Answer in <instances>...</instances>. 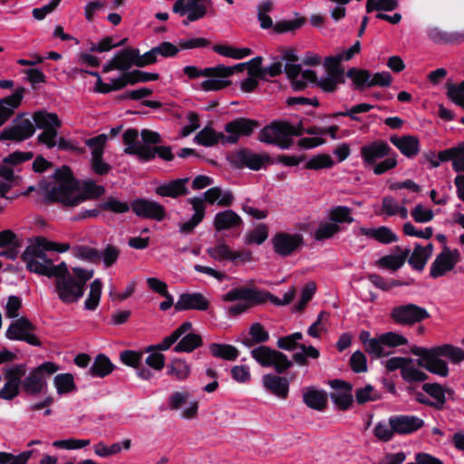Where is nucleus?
<instances>
[{"instance_id":"nucleus-1","label":"nucleus","mask_w":464,"mask_h":464,"mask_svg":"<svg viewBox=\"0 0 464 464\" xmlns=\"http://www.w3.org/2000/svg\"><path fill=\"white\" fill-rule=\"evenodd\" d=\"M56 185L51 188L44 198L45 204L61 203L63 207L73 208L88 199H97L105 193V188L93 180H85L81 191L80 183L71 168L63 165L53 173Z\"/></svg>"},{"instance_id":"nucleus-2","label":"nucleus","mask_w":464,"mask_h":464,"mask_svg":"<svg viewBox=\"0 0 464 464\" xmlns=\"http://www.w3.org/2000/svg\"><path fill=\"white\" fill-rule=\"evenodd\" d=\"M141 141H139V131L137 129L130 128L122 135V140L126 146L124 153L133 155L140 162H149L156 157L165 160H174V154L170 146L161 145L162 138L157 131L142 129L140 131Z\"/></svg>"},{"instance_id":"nucleus-3","label":"nucleus","mask_w":464,"mask_h":464,"mask_svg":"<svg viewBox=\"0 0 464 464\" xmlns=\"http://www.w3.org/2000/svg\"><path fill=\"white\" fill-rule=\"evenodd\" d=\"M411 353L420 358L416 361L419 367L440 377L449 375V367L442 357L451 363L459 364L464 361V350L450 343L425 348L417 345L411 347Z\"/></svg>"},{"instance_id":"nucleus-4","label":"nucleus","mask_w":464,"mask_h":464,"mask_svg":"<svg viewBox=\"0 0 464 464\" xmlns=\"http://www.w3.org/2000/svg\"><path fill=\"white\" fill-rule=\"evenodd\" d=\"M58 370V365L53 362H43L24 377L22 391L29 396L43 392L47 388L46 375L53 374Z\"/></svg>"},{"instance_id":"nucleus-5","label":"nucleus","mask_w":464,"mask_h":464,"mask_svg":"<svg viewBox=\"0 0 464 464\" xmlns=\"http://www.w3.org/2000/svg\"><path fill=\"white\" fill-rule=\"evenodd\" d=\"M250 353L261 366L273 367L277 374L285 373L293 366V362L286 354L266 345H259Z\"/></svg>"},{"instance_id":"nucleus-6","label":"nucleus","mask_w":464,"mask_h":464,"mask_svg":"<svg viewBox=\"0 0 464 464\" xmlns=\"http://www.w3.org/2000/svg\"><path fill=\"white\" fill-rule=\"evenodd\" d=\"M25 116L24 112L18 113L12 123L1 130L0 141L19 143L33 137L35 132L34 125L31 119Z\"/></svg>"},{"instance_id":"nucleus-7","label":"nucleus","mask_w":464,"mask_h":464,"mask_svg":"<svg viewBox=\"0 0 464 464\" xmlns=\"http://www.w3.org/2000/svg\"><path fill=\"white\" fill-rule=\"evenodd\" d=\"M257 120L238 117L227 121L224 126L226 144H237L241 137H250L260 127Z\"/></svg>"},{"instance_id":"nucleus-8","label":"nucleus","mask_w":464,"mask_h":464,"mask_svg":"<svg viewBox=\"0 0 464 464\" xmlns=\"http://www.w3.org/2000/svg\"><path fill=\"white\" fill-rule=\"evenodd\" d=\"M229 162L237 169L248 168L259 170L266 164H273L274 159L267 153H255L249 149L241 148L228 157Z\"/></svg>"},{"instance_id":"nucleus-9","label":"nucleus","mask_w":464,"mask_h":464,"mask_svg":"<svg viewBox=\"0 0 464 464\" xmlns=\"http://www.w3.org/2000/svg\"><path fill=\"white\" fill-rule=\"evenodd\" d=\"M390 316L398 324L413 325L429 319L430 314L426 308L411 303L394 306L391 310Z\"/></svg>"},{"instance_id":"nucleus-10","label":"nucleus","mask_w":464,"mask_h":464,"mask_svg":"<svg viewBox=\"0 0 464 464\" xmlns=\"http://www.w3.org/2000/svg\"><path fill=\"white\" fill-rule=\"evenodd\" d=\"M36 326L26 317L14 320L5 332V336L13 341H24L33 346H41L42 343L34 334Z\"/></svg>"},{"instance_id":"nucleus-11","label":"nucleus","mask_w":464,"mask_h":464,"mask_svg":"<svg viewBox=\"0 0 464 464\" xmlns=\"http://www.w3.org/2000/svg\"><path fill=\"white\" fill-rule=\"evenodd\" d=\"M274 252L283 257L290 256L304 245V236L300 233L277 232L271 239Z\"/></svg>"},{"instance_id":"nucleus-12","label":"nucleus","mask_w":464,"mask_h":464,"mask_svg":"<svg viewBox=\"0 0 464 464\" xmlns=\"http://www.w3.org/2000/svg\"><path fill=\"white\" fill-rule=\"evenodd\" d=\"M130 206L133 213L141 218L152 219L160 222L167 215L166 208L163 205L144 198L133 199L130 202Z\"/></svg>"},{"instance_id":"nucleus-13","label":"nucleus","mask_w":464,"mask_h":464,"mask_svg":"<svg viewBox=\"0 0 464 464\" xmlns=\"http://www.w3.org/2000/svg\"><path fill=\"white\" fill-rule=\"evenodd\" d=\"M459 260V251L458 249L450 250V247L445 246L430 266V277L439 278L443 276L447 272L451 271Z\"/></svg>"},{"instance_id":"nucleus-14","label":"nucleus","mask_w":464,"mask_h":464,"mask_svg":"<svg viewBox=\"0 0 464 464\" xmlns=\"http://www.w3.org/2000/svg\"><path fill=\"white\" fill-rule=\"evenodd\" d=\"M210 4L211 0H176L172 11L180 16L188 14V21H198L206 15Z\"/></svg>"},{"instance_id":"nucleus-15","label":"nucleus","mask_w":464,"mask_h":464,"mask_svg":"<svg viewBox=\"0 0 464 464\" xmlns=\"http://www.w3.org/2000/svg\"><path fill=\"white\" fill-rule=\"evenodd\" d=\"M54 292L63 304H73L83 296L85 291L72 276L54 281Z\"/></svg>"},{"instance_id":"nucleus-16","label":"nucleus","mask_w":464,"mask_h":464,"mask_svg":"<svg viewBox=\"0 0 464 464\" xmlns=\"http://www.w3.org/2000/svg\"><path fill=\"white\" fill-rule=\"evenodd\" d=\"M392 149L383 140H374L361 148V156L366 167L373 166L382 158L391 155Z\"/></svg>"},{"instance_id":"nucleus-17","label":"nucleus","mask_w":464,"mask_h":464,"mask_svg":"<svg viewBox=\"0 0 464 464\" xmlns=\"http://www.w3.org/2000/svg\"><path fill=\"white\" fill-rule=\"evenodd\" d=\"M330 385L335 390H343V392H331L330 398L339 411H347L353 403L352 394L353 385L345 381L335 379L330 382Z\"/></svg>"},{"instance_id":"nucleus-18","label":"nucleus","mask_w":464,"mask_h":464,"mask_svg":"<svg viewBox=\"0 0 464 464\" xmlns=\"http://www.w3.org/2000/svg\"><path fill=\"white\" fill-rule=\"evenodd\" d=\"M389 424L397 434H411L424 426V420L414 415H395L389 419Z\"/></svg>"},{"instance_id":"nucleus-19","label":"nucleus","mask_w":464,"mask_h":464,"mask_svg":"<svg viewBox=\"0 0 464 464\" xmlns=\"http://www.w3.org/2000/svg\"><path fill=\"white\" fill-rule=\"evenodd\" d=\"M210 303L201 293H183L179 295L178 302L174 304L177 312L186 310L207 311Z\"/></svg>"},{"instance_id":"nucleus-20","label":"nucleus","mask_w":464,"mask_h":464,"mask_svg":"<svg viewBox=\"0 0 464 464\" xmlns=\"http://www.w3.org/2000/svg\"><path fill=\"white\" fill-rule=\"evenodd\" d=\"M21 259L26 264V269L35 274L34 268L38 266H47L52 259L48 258L45 251L34 245L28 246L21 255Z\"/></svg>"},{"instance_id":"nucleus-21","label":"nucleus","mask_w":464,"mask_h":464,"mask_svg":"<svg viewBox=\"0 0 464 464\" xmlns=\"http://www.w3.org/2000/svg\"><path fill=\"white\" fill-rule=\"evenodd\" d=\"M260 290L246 286L236 287L223 295V301L234 302L237 300L245 301V304L252 305L262 304V299L259 297Z\"/></svg>"},{"instance_id":"nucleus-22","label":"nucleus","mask_w":464,"mask_h":464,"mask_svg":"<svg viewBox=\"0 0 464 464\" xmlns=\"http://www.w3.org/2000/svg\"><path fill=\"white\" fill-rule=\"evenodd\" d=\"M243 225L241 217L232 209H226L215 215L213 226L218 232L239 228Z\"/></svg>"},{"instance_id":"nucleus-23","label":"nucleus","mask_w":464,"mask_h":464,"mask_svg":"<svg viewBox=\"0 0 464 464\" xmlns=\"http://www.w3.org/2000/svg\"><path fill=\"white\" fill-rule=\"evenodd\" d=\"M263 385L270 393L281 399H286L289 392L287 378L268 373L263 376Z\"/></svg>"},{"instance_id":"nucleus-24","label":"nucleus","mask_w":464,"mask_h":464,"mask_svg":"<svg viewBox=\"0 0 464 464\" xmlns=\"http://www.w3.org/2000/svg\"><path fill=\"white\" fill-rule=\"evenodd\" d=\"M390 141L407 158L415 157L420 151V140L416 136L404 135L399 137L392 135Z\"/></svg>"},{"instance_id":"nucleus-25","label":"nucleus","mask_w":464,"mask_h":464,"mask_svg":"<svg viewBox=\"0 0 464 464\" xmlns=\"http://www.w3.org/2000/svg\"><path fill=\"white\" fill-rule=\"evenodd\" d=\"M303 401L308 408L323 411L328 403V394L324 390L310 386L303 393Z\"/></svg>"},{"instance_id":"nucleus-26","label":"nucleus","mask_w":464,"mask_h":464,"mask_svg":"<svg viewBox=\"0 0 464 464\" xmlns=\"http://www.w3.org/2000/svg\"><path fill=\"white\" fill-rule=\"evenodd\" d=\"M188 182V178L177 179L158 186L155 192L160 197L177 198L179 196L187 195L188 193L186 186Z\"/></svg>"},{"instance_id":"nucleus-27","label":"nucleus","mask_w":464,"mask_h":464,"mask_svg":"<svg viewBox=\"0 0 464 464\" xmlns=\"http://www.w3.org/2000/svg\"><path fill=\"white\" fill-rule=\"evenodd\" d=\"M282 136H285L284 121H274L259 131L257 139L260 142L276 145Z\"/></svg>"},{"instance_id":"nucleus-28","label":"nucleus","mask_w":464,"mask_h":464,"mask_svg":"<svg viewBox=\"0 0 464 464\" xmlns=\"http://www.w3.org/2000/svg\"><path fill=\"white\" fill-rule=\"evenodd\" d=\"M360 234L375 239L379 243L388 245L398 241L397 235L385 226L377 228L361 227Z\"/></svg>"},{"instance_id":"nucleus-29","label":"nucleus","mask_w":464,"mask_h":464,"mask_svg":"<svg viewBox=\"0 0 464 464\" xmlns=\"http://www.w3.org/2000/svg\"><path fill=\"white\" fill-rule=\"evenodd\" d=\"M429 38L436 44H460L464 42L463 32H446L438 27H432L428 32Z\"/></svg>"},{"instance_id":"nucleus-30","label":"nucleus","mask_w":464,"mask_h":464,"mask_svg":"<svg viewBox=\"0 0 464 464\" xmlns=\"http://www.w3.org/2000/svg\"><path fill=\"white\" fill-rule=\"evenodd\" d=\"M32 119L34 129L38 128L44 130L48 128H60L62 126V121L58 115L54 112H48L46 110L34 112Z\"/></svg>"},{"instance_id":"nucleus-31","label":"nucleus","mask_w":464,"mask_h":464,"mask_svg":"<svg viewBox=\"0 0 464 464\" xmlns=\"http://www.w3.org/2000/svg\"><path fill=\"white\" fill-rule=\"evenodd\" d=\"M114 369L115 365L111 359L104 353H99L89 369V374L92 377L104 378L111 374Z\"/></svg>"},{"instance_id":"nucleus-32","label":"nucleus","mask_w":464,"mask_h":464,"mask_svg":"<svg viewBox=\"0 0 464 464\" xmlns=\"http://www.w3.org/2000/svg\"><path fill=\"white\" fill-rule=\"evenodd\" d=\"M136 53L137 48L127 47L118 51L112 59L117 66V70L122 72H130L129 70L136 66Z\"/></svg>"},{"instance_id":"nucleus-33","label":"nucleus","mask_w":464,"mask_h":464,"mask_svg":"<svg viewBox=\"0 0 464 464\" xmlns=\"http://www.w3.org/2000/svg\"><path fill=\"white\" fill-rule=\"evenodd\" d=\"M194 140L202 146L205 147H212L217 145L218 143H221L226 145L225 142V134L223 132L216 131L211 127L203 128L198 134L195 136Z\"/></svg>"},{"instance_id":"nucleus-34","label":"nucleus","mask_w":464,"mask_h":464,"mask_svg":"<svg viewBox=\"0 0 464 464\" xmlns=\"http://www.w3.org/2000/svg\"><path fill=\"white\" fill-rule=\"evenodd\" d=\"M35 274L45 276L49 278L54 277L55 281L62 278L72 276L68 266L65 262H61L59 265H53V261L47 266H38L34 268Z\"/></svg>"},{"instance_id":"nucleus-35","label":"nucleus","mask_w":464,"mask_h":464,"mask_svg":"<svg viewBox=\"0 0 464 464\" xmlns=\"http://www.w3.org/2000/svg\"><path fill=\"white\" fill-rule=\"evenodd\" d=\"M249 338H245L242 343L250 348L256 344L266 343L269 340V333L261 323H253L248 331Z\"/></svg>"},{"instance_id":"nucleus-36","label":"nucleus","mask_w":464,"mask_h":464,"mask_svg":"<svg viewBox=\"0 0 464 464\" xmlns=\"http://www.w3.org/2000/svg\"><path fill=\"white\" fill-rule=\"evenodd\" d=\"M208 349L214 357L227 361H235L239 355L237 348L231 344L212 343Z\"/></svg>"},{"instance_id":"nucleus-37","label":"nucleus","mask_w":464,"mask_h":464,"mask_svg":"<svg viewBox=\"0 0 464 464\" xmlns=\"http://www.w3.org/2000/svg\"><path fill=\"white\" fill-rule=\"evenodd\" d=\"M203 344L200 334L188 333L184 335L173 348L176 353H191Z\"/></svg>"},{"instance_id":"nucleus-38","label":"nucleus","mask_w":464,"mask_h":464,"mask_svg":"<svg viewBox=\"0 0 464 464\" xmlns=\"http://www.w3.org/2000/svg\"><path fill=\"white\" fill-rule=\"evenodd\" d=\"M346 76L353 81L356 90L363 91L366 88H370L369 82L372 77L370 71L352 67L346 72Z\"/></svg>"},{"instance_id":"nucleus-39","label":"nucleus","mask_w":464,"mask_h":464,"mask_svg":"<svg viewBox=\"0 0 464 464\" xmlns=\"http://www.w3.org/2000/svg\"><path fill=\"white\" fill-rule=\"evenodd\" d=\"M410 252H411L410 249L406 248L401 252V255L384 256L377 261V265L380 267L396 271L404 265L406 259L408 258V256L410 255Z\"/></svg>"},{"instance_id":"nucleus-40","label":"nucleus","mask_w":464,"mask_h":464,"mask_svg":"<svg viewBox=\"0 0 464 464\" xmlns=\"http://www.w3.org/2000/svg\"><path fill=\"white\" fill-rule=\"evenodd\" d=\"M99 208L103 211H109L113 214H124L130 211L131 206L127 201H121L116 197L109 196L102 202L99 203Z\"/></svg>"},{"instance_id":"nucleus-41","label":"nucleus","mask_w":464,"mask_h":464,"mask_svg":"<svg viewBox=\"0 0 464 464\" xmlns=\"http://www.w3.org/2000/svg\"><path fill=\"white\" fill-rule=\"evenodd\" d=\"M422 390L432 397L436 401L431 404V407L437 410H442L446 402L445 389L438 382L424 383Z\"/></svg>"},{"instance_id":"nucleus-42","label":"nucleus","mask_w":464,"mask_h":464,"mask_svg":"<svg viewBox=\"0 0 464 464\" xmlns=\"http://www.w3.org/2000/svg\"><path fill=\"white\" fill-rule=\"evenodd\" d=\"M27 372L26 364L17 363L9 368L4 369V376L5 381L16 385L22 389L23 380Z\"/></svg>"},{"instance_id":"nucleus-43","label":"nucleus","mask_w":464,"mask_h":464,"mask_svg":"<svg viewBox=\"0 0 464 464\" xmlns=\"http://www.w3.org/2000/svg\"><path fill=\"white\" fill-rule=\"evenodd\" d=\"M375 106L369 104V103H359L356 105H353L350 109H347L345 111H337L333 114H331L330 118H339V117H349L351 120L354 121L361 122L362 118L358 116L360 113H364L370 111L372 109H373Z\"/></svg>"},{"instance_id":"nucleus-44","label":"nucleus","mask_w":464,"mask_h":464,"mask_svg":"<svg viewBox=\"0 0 464 464\" xmlns=\"http://www.w3.org/2000/svg\"><path fill=\"white\" fill-rule=\"evenodd\" d=\"M53 384L60 395L75 392L77 389L72 373L57 374L53 379Z\"/></svg>"},{"instance_id":"nucleus-45","label":"nucleus","mask_w":464,"mask_h":464,"mask_svg":"<svg viewBox=\"0 0 464 464\" xmlns=\"http://www.w3.org/2000/svg\"><path fill=\"white\" fill-rule=\"evenodd\" d=\"M329 219L334 224H351L354 221L352 217V208L346 206L333 207L329 211Z\"/></svg>"},{"instance_id":"nucleus-46","label":"nucleus","mask_w":464,"mask_h":464,"mask_svg":"<svg viewBox=\"0 0 464 464\" xmlns=\"http://www.w3.org/2000/svg\"><path fill=\"white\" fill-rule=\"evenodd\" d=\"M102 290V283L101 279H95L90 285V293L84 302V308L90 311L97 309Z\"/></svg>"},{"instance_id":"nucleus-47","label":"nucleus","mask_w":464,"mask_h":464,"mask_svg":"<svg viewBox=\"0 0 464 464\" xmlns=\"http://www.w3.org/2000/svg\"><path fill=\"white\" fill-rule=\"evenodd\" d=\"M334 164L332 157L328 154L321 153L311 158L304 165L305 169L319 170L323 169H331Z\"/></svg>"},{"instance_id":"nucleus-48","label":"nucleus","mask_w":464,"mask_h":464,"mask_svg":"<svg viewBox=\"0 0 464 464\" xmlns=\"http://www.w3.org/2000/svg\"><path fill=\"white\" fill-rule=\"evenodd\" d=\"M423 246L416 243L411 256H408L409 265L417 271H422L428 262L427 256L423 255Z\"/></svg>"},{"instance_id":"nucleus-49","label":"nucleus","mask_w":464,"mask_h":464,"mask_svg":"<svg viewBox=\"0 0 464 464\" xmlns=\"http://www.w3.org/2000/svg\"><path fill=\"white\" fill-rule=\"evenodd\" d=\"M268 237V227L266 224H258L253 230L246 235V244H263Z\"/></svg>"},{"instance_id":"nucleus-50","label":"nucleus","mask_w":464,"mask_h":464,"mask_svg":"<svg viewBox=\"0 0 464 464\" xmlns=\"http://www.w3.org/2000/svg\"><path fill=\"white\" fill-rule=\"evenodd\" d=\"M382 398L380 392L374 391V388L371 384H367L363 388H358L355 390V400L360 405L365 404L369 401H375Z\"/></svg>"},{"instance_id":"nucleus-51","label":"nucleus","mask_w":464,"mask_h":464,"mask_svg":"<svg viewBox=\"0 0 464 464\" xmlns=\"http://www.w3.org/2000/svg\"><path fill=\"white\" fill-rule=\"evenodd\" d=\"M341 231L340 225L334 224L332 222L321 223L318 228L315 230L314 237L316 241H323L325 239L332 238L335 234Z\"/></svg>"},{"instance_id":"nucleus-52","label":"nucleus","mask_w":464,"mask_h":464,"mask_svg":"<svg viewBox=\"0 0 464 464\" xmlns=\"http://www.w3.org/2000/svg\"><path fill=\"white\" fill-rule=\"evenodd\" d=\"M399 6L398 0H367L366 12L368 14L373 11L391 12Z\"/></svg>"},{"instance_id":"nucleus-53","label":"nucleus","mask_w":464,"mask_h":464,"mask_svg":"<svg viewBox=\"0 0 464 464\" xmlns=\"http://www.w3.org/2000/svg\"><path fill=\"white\" fill-rule=\"evenodd\" d=\"M306 22L304 16L298 17L295 20H282L274 25V32L276 34H285L287 32H294L302 27Z\"/></svg>"},{"instance_id":"nucleus-54","label":"nucleus","mask_w":464,"mask_h":464,"mask_svg":"<svg viewBox=\"0 0 464 464\" xmlns=\"http://www.w3.org/2000/svg\"><path fill=\"white\" fill-rule=\"evenodd\" d=\"M316 291V285L314 282H308L304 285L301 292V297L295 305L296 312H302L306 307L307 304L311 301Z\"/></svg>"},{"instance_id":"nucleus-55","label":"nucleus","mask_w":464,"mask_h":464,"mask_svg":"<svg viewBox=\"0 0 464 464\" xmlns=\"http://www.w3.org/2000/svg\"><path fill=\"white\" fill-rule=\"evenodd\" d=\"M401 378L404 382L412 383L424 382L429 379V375L411 364H408L406 368L402 370Z\"/></svg>"},{"instance_id":"nucleus-56","label":"nucleus","mask_w":464,"mask_h":464,"mask_svg":"<svg viewBox=\"0 0 464 464\" xmlns=\"http://www.w3.org/2000/svg\"><path fill=\"white\" fill-rule=\"evenodd\" d=\"M274 62L266 67H263V70H260L258 73V79L261 81L267 82V76L270 77H277L283 72V63L279 59V57H273Z\"/></svg>"},{"instance_id":"nucleus-57","label":"nucleus","mask_w":464,"mask_h":464,"mask_svg":"<svg viewBox=\"0 0 464 464\" xmlns=\"http://www.w3.org/2000/svg\"><path fill=\"white\" fill-rule=\"evenodd\" d=\"M127 78H129L130 85H135L139 82H147L150 81H157L160 79V74L156 72H147L140 70H133L128 72Z\"/></svg>"},{"instance_id":"nucleus-58","label":"nucleus","mask_w":464,"mask_h":464,"mask_svg":"<svg viewBox=\"0 0 464 464\" xmlns=\"http://www.w3.org/2000/svg\"><path fill=\"white\" fill-rule=\"evenodd\" d=\"M189 373V367L187 362L180 359L172 360L168 367V374L174 375L179 380H184Z\"/></svg>"},{"instance_id":"nucleus-59","label":"nucleus","mask_w":464,"mask_h":464,"mask_svg":"<svg viewBox=\"0 0 464 464\" xmlns=\"http://www.w3.org/2000/svg\"><path fill=\"white\" fill-rule=\"evenodd\" d=\"M102 156L103 154H101L100 151H92V169L101 176L108 174L111 169V165L103 160Z\"/></svg>"},{"instance_id":"nucleus-60","label":"nucleus","mask_w":464,"mask_h":464,"mask_svg":"<svg viewBox=\"0 0 464 464\" xmlns=\"http://www.w3.org/2000/svg\"><path fill=\"white\" fill-rule=\"evenodd\" d=\"M34 154L33 151H20L16 150L10 153L3 159V163L5 165L17 166L25 161H28L34 158Z\"/></svg>"},{"instance_id":"nucleus-61","label":"nucleus","mask_w":464,"mask_h":464,"mask_svg":"<svg viewBox=\"0 0 464 464\" xmlns=\"http://www.w3.org/2000/svg\"><path fill=\"white\" fill-rule=\"evenodd\" d=\"M208 255L218 261L228 260L231 261L232 250L225 243H219L214 247L208 249Z\"/></svg>"},{"instance_id":"nucleus-62","label":"nucleus","mask_w":464,"mask_h":464,"mask_svg":"<svg viewBox=\"0 0 464 464\" xmlns=\"http://www.w3.org/2000/svg\"><path fill=\"white\" fill-rule=\"evenodd\" d=\"M75 256L92 263H98L101 261V252L88 246H81L78 247Z\"/></svg>"},{"instance_id":"nucleus-63","label":"nucleus","mask_w":464,"mask_h":464,"mask_svg":"<svg viewBox=\"0 0 464 464\" xmlns=\"http://www.w3.org/2000/svg\"><path fill=\"white\" fill-rule=\"evenodd\" d=\"M349 364L351 369L356 373L366 372L368 370L366 356L359 350L352 354Z\"/></svg>"},{"instance_id":"nucleus-64","label":"nucleus","mask_w":464,"mask_h":464,"mask_svg":"<svg viewBox=\"0 0 464 464\" xmlns=\"http://www.w3.org/2000/svg\"><path fill=\"white\" fill-rule=\"evenodd\" d=\"M25 92V88L18 87L11 95L0 99V102L7 106V108H12L13 111H14V110L20 106Z\"/></svg>"}]
</instances>
